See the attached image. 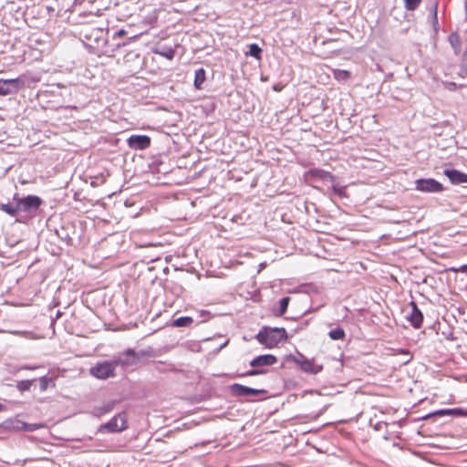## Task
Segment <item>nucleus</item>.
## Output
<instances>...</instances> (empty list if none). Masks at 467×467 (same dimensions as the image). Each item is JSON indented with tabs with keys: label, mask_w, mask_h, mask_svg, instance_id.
<instances>
[{
	"label": "nucleus",
	"mask_w": 467,
	"mask_h": 467,
	"mask_svg": "<svg viewBox=\"0 0 467 467\" xmlns=\"http://www.w3.org/2000/svg\"><path fill=\"white\" fill-rule=\"evenodd\" d=\"M42 202V199L36 195L19 197L18 193H15L13 202L1 203L0 210L12 217H16L19 213H26L32 217L36 213Z\"/></svg>",
	"instance_id": "f257e3e1"
},
{
	"label": "nucleus",
	"mask_w": 467,
	"mask_h": 467,
	"mask_svg": "<svg viewBox=\"0 0 467 467\" xmlns=\"http://www.w3.org/2000/svg\"><path fill=\"white\" fill-rule=\"evenodd\" d=\"M257 340L267 348H273L287 339V334L283 327H264L256 336Z\"/></svg>",
	"instance_id": "f03ea898"
},
{
	"label": "nucleus",
	"mask_w": 467,
	"mask_h": 467,
	"mask_svg": "<svg viewBox=\"0 0 467 467\" xmlns=\"http://www.w3.org/2000/svg\"><path fill=\"white\" fill-rule=\"evenodd\" d=\"M116 365L111 360H103L97 362L89 368V373L99 379H107L115 375Z\"/></svg>",
	"instance_id": "7ed1b4c3"
},
{
	"label": "nucleus",
	"mask_w": 467,
	"mask_h": 467,
	"mask_svg": "<svg viewBox=\"0 0 467 467\" xmlns=\"http://www.w3.org/2000/svg\"><path fill=\"white\" fill-rule=\"evenodd\" d=\"M127 429V414L122 411L99 427V432H120Z\"/></svg>",
	"instance_id": "20e7f679"
},
{
	"label": "nucleus",
	"mask_w": 467,
	"mask_h": 467,
	"mask_svg": "<svg viewBox=\"0 0 467 467\" xmlns=\"http://www.w3.org/2000/svg\"><path fill=\"white\" fill-rule=\"evenodd\" d=\"M41 427V424L26 423L17 418H9L1 424V428L7 431H35Z\"/></svg>",
	"instance_id": "39448f33"
},
{
	"label": "nucleus",
	"mask_w": 467,
	"mask_h": 467,
	"mask_svg": "<svg viewBox=\"0 0 467 467\" xmlns=\"http://www.w3.org/2000/svg\"><path fill=\"white\" fill-rule=\"evenodd\" d=\"M415 190L425 193L441 192L444 188L441 182L432 178L415 181Z\"/></svg>",
	"instance_id": "423d86ee"
},
{
	"label": "nucleus",
	"mask_w": 467,
	"mask_h": 467,
	"mask_svg": "<svg viewBox=\"0 0 467 467\" xmlns=\"http://www.w3.org/2000/svg\"><path fill=\"white\" fill-rule=\"evenodd\" d=\"M151 140L148 135H130L127 140L128 146L135 150H143L150 146Z\"/></svg>",
	"instance_id": "0eeeda50"
},
{
	"label": "nucleus",
	"mask_w": 467,
	"mask_h": 467,
	"mask_svg": "<svg viewBox=\"0 0 467 467\" xmlns=\"http://www.w3.org/2000/svg\"><path fill=\"white\" fill-rule=\"evenodd\" d=\"M138 359L139 354H137L133 349H128L119 354L118 357L114 358L113 361L117 368L118 366L128 367L135 365Z\"/></svg>",
	"instance_id": "6e6552de"
},
{
	"label": "nucleus",
	"mask_w": 467,
	"mask_h": 467,
	"mask_svg": "<svg viewBox=\"0 0 467 467\" xmlns=\"http://www.w3.org/2000/svg\"><path fill=\"white\" fill-rule=\"evenodd\" d=\"M296 363L299 365L300 368L309 374H317L323 369V366L320 364H316L313 359H307L303 355H300L299 358L295 359Z\"/></svg>",
	"instance_id": "1a4fd4ad"
},
{
	"label": "nucleus",
	"mask_w": 467,
	"mask_h": 467,
	"mask_svg": "<svg viewBox=\"0 0 467 467\" xmlns=\"http://www.w3.org/2000/svg\"><path fill=\"white\" fill-rule=\"evenodd\" d=\"M21 87V81L17 78L0 79V95H8L16 92Z\"/></svg>",
	"instance_id": "9d476101"
},
{
	"label": "nucleus",
	"mask_w": 467,
	"mask_h": 467,
	"mask_svg": "<svg viewBox=\"0 0 467 467\" xmlns=\"http://www.w3.org/2000/svg\"><path fill=\"white\" fill-rule=\"evenodd\" d=\"M116 403V400H113L103 401L100 405L93 407L90 410V414L94 417L99 418L111 412L114 410Z\"/></svg>",
	"instance_id": "9b49d317"
},
{
	"label": "nucleus",
	"mask_w": 467,
	"mask_h": 467,
	"mask_svg": "<svg viewBox=\"0 0 467 467\" xmlns=\"http://www.w3.org/2000/svg\"><path fill=\"white\" fill-rule=\"evenodd\" d=\"M230 389L234 396L238 397H248L250 395H256L258 393L264 392V390H259L238 383L232 384L230 386Z\"/></svg>",
	"instance_id": "f8f14e48"
},
{
	"label": "nucleus",
	"mask_w": 467,
	"mask_h": 467,
	"mask_svg": "<svg viewBox=\"0 0 467 467\" xmlns=\"http://www.w3.org/2000/svg\"><path fill=\"white\" fill-rule=\"evenodd\" d=\"M410 305L411 306V312L408 315L407 318L415 328H419L421 327L423 315L415 302H410Z\"/></svg>",
	"instance_id": "ddd939ff"
},
{
	"label": "nucleus",
	"mask_w": 467,
	"mask_h": 467,
	"mask_svg": "<svg viewBox=\"0 0 467 467\" xmlns=\"http://www.w3.org/2000/svg\"><path fill=\"white\" fill-rule=\"evenodd\" d=\"M277 362L275 356L272 354L261 355L251 360L250 366L253 368L271 366Z\"/></svg>",
	"instance_id": "4468645a"
},
{
	"label": "nucleus",
	"mask_w": 467,
	"mask_h": 467,
	"mask_svg": "<svg viewBox=\"0 0 467 467\" xmlns=\"http://www.w3.org/2000/svg\"><path fill=\"white\" fill-rule=\"evenodd\" d=\"M444 174L449 178L451 183L461 184L467 182V174L454 169L444 170Z\"/></svg>",
	"instance_id": "2eb2a0df"
},
{
	"label": "nucleus",
	"mask_w": 467,
	"mask_h": 467,
	"mask_svg": "<svg viewBox=\"0 0 467 467\" xmlns=\"http://www.w3.org/2000/svg\"><path fill=\"white\" fill-rule=\"evenodd\" d=\"M433 415H439V416H454V417H460L465 415V412L462 409L460 408H454V409H442L439 410L436 412L433 413Z\"/></svg>",
	"instance_id": "dca6fc26"
},
{
	"label": "nucleus",
	"mask_w": 467,
	"mask_h": 467,
	"mask_svg": "<svg viewBox=\"0 0 467 467\" xmlns=\"http://www.w3.org/2000/svg\"><path fill=\"white\" fill-rule=\"evenodd\" d=\"M449 42L451 47L454 50L455 54H459L461 52V38L457 33H451L449 36Z\"/></svg>",
	"instance_id": "f3484780"
},
{
	"label": "nucleus",
	"mask_w": 467,
	"mask_h": 467,
	"mask_svg": "<svg viewBox=\"0 0 467 467\" xmlns=\"http://www.w3.org/2000/svg\"><path fill=\"white\" fill-rule=\"evenodd\" d=\"M205 81V70L203 68H199L195 71L194 75V86L196 88H202V85Z\"/></svg>",
	"instance_id": "a211bd4d"
},
{
	"label": "nucleus",
	"mask_w": 467,
	"mask_h": 467,
	"mask_svg": "<svg viewBox=\"0 0 467 467\" xmlns=\"http://www.w3.org/2000/svg\"><path fill=\"white\" fill-rule=\"evenodd\" d=\"M193 322L191 317H181L172 322V326L176 327H190Z\"/></svg>",
	"instance_id": "6ab92c4d"
},
{
	"label": "nucleus",
	"mask_w": 467,
	"mask_h": 467,
	"mask_svg": "<svg viewBox=\"0 0 467 467\" xmlns=\"http://www.w3.org/2000/svg\"><path fill=\"white\" fill-rule=\"evenodd\" d=\"M328 336L333 340H340L345 337L346 334L342 327H337L334 329H331L328 333Z\"/></svg>",
	"instance_id": "aec40b11"
},
{
	"label": "nucleus",
	"mask_w": 467,
	"mask_h": 467,
	"mask_svg": "<svg viewBox=\"0 0 467 467\" xmlns=\"http://www.w3.org/2000/svg\"><path fill=\"white\" fill-rule=\"evenodd\" d=\"M334 78L338 81H347L350 78V72L343 69H334L333 70Z\"/></svg>",
	"instance_id": "412c9836"
},
{
	"label": "nucleus",
	"mask_w": 467,
	"mask_h": 467,
	"mask_svg": "<svg viewBox=\"0 0 467 467\" xmlns=\"http://www.w3.org/2000/svg\"><path fill=\"white\" fill-rule=\"evenodd\" d=\"M262 49L257 44H251L249 46V51L245 52L246 56H251L257 59L261 58Z\"/></svg>",
	"instance_id": "4be33fe9"
},
{
	"label": "nucleus",
	"mask_w": 467,
	"mask_h": 467,
	"mask_svg": "<svg viewBox=\"0 0 467 467\" xmlns=\"http://www.w3.org/2000/svg\"><path fill=\"white\" fill-rule=\"evenodd\" d=\"M34 382V379H25V380H20L17 382L16 384V389L20 391V392H25V391H27L30 389L32 384Z\"/></svg>",
	"instance_id": "5701e85b"
},
{
	"label": "nucleus",
	"mask_w": 467,
	"mask_h": 467,
	"mask_svg": "<svg viewBox=\"0 0 467 467\" xmlns=\"http://www.w3.org/2000/svg\"><path fill=\"white\" fill-rule=\"evenodd\" d=\"M289 301H290V298L288 296H285V297H283L282 299H280L278 311L276 312L277 316H282L286 312Z\"/></svg>",
	"instance_id": "b1692460"
},
{
	"label": "nucleus",
	"mask_w": 467,
	"mask_h": 467,
	"mask_svg": "<svg viewBox=\"0 0 467 467\" xmlns=\"http://www.w3.org/2000/svg\"><path fill=\"white\" fill-rule=\"evenodd\" d=\"M421 0H404L405 2V7L407 10L413 11L415 10Z\"/></svg>",
	"instance_id": "393cba45"
},
{
	"label": "nucleus",
	"mask_w": 467,
	"mask_h": 467,
	"mask_svg": "<svg viewBox=\"0 0 467 467\" xmlns=\"http://www.w3.org/2000/svg\"><path fill=\"white\" fill-rule=\"evenodd\" d=\"M334 193L338 195L339 197H344L346 192V188L344 186H340L337 183L333 184L332 186Z\"/></svg>",
	"instance_id": "a878e982"
},
{
	"label": "nucleus",
	"mask_w": 467,
	"mask_h": 467,
	"mask_svg": "<svg viewBox=\"0 0 467 467\" xmlns=\"http://www.w3.org/2000/svg\"><path fill=\"white\" fill-rule=\"evenodd\" d=\"M50 381H51V379L47 376H43L39 379L41 391L47 390Z\"/></svg>",
	"instance_id": "bb28decb"
},
{
	"label": "nucleus",
	"mask_w": 467,
	"mask_h": 467,
	"mask_svg": "<svg viewBox=\"0 0 467 467\" xmlns=\"http://www.w3.org/2000/svg\"><path fill=\"white\" fill-rule=\"evenodd\" d=\"M103 30L102 29H94L92 31V35H94V39L96 40V42L99 43V39H101L103 42H105L104 38H103Z\"/></svg>",
	"instance_id": "cd10ccee"
},
{
	"label": "nucleus",
	"mask_w": 467,
	"mask_h": 467,
	"mask_svg": "<svg viewBox=\"0 0 467 467\" xmlns=\"http://www.w3.org/2000/svg\"><path fill=\"white\" fill-rule=\"evenodd\" d=\"M264 373H265V369L254 368V369L249 370L248 372H246L243 376H255V375H261V374H264Z\"/></svg>",
	"instance_id": "c85d7f7f"
},
{
	"label": "nucleus",
	"mask_w": 467,
	"mask_h": 467,
	"mask_svg": "<svg viewBox=\"0 0 467 467\" xmlns=\"http://www.w3.org/2000/svg\"><path fill=\"white\" fill-rule=\"evenodd\" d=\"M461 67H462V76H467V55L463 56Z\"/></svg>",
	"instance_id": "c756f323"
},
{
	"label": "nucleus",
	"mask_w": 467,
	"mask_h": 467,
	"mask_svg": "<svg viewBox=\"0 0 467 467\" xmlns=\"http://www.w3.org/2000/svg\"><path fill=\"white\" fill-rule=\"evenodd\" d=\"M443 85L446 89L451 91H454L459 88V86L454 82H444Z\"/></svg>",
	"instance_id": "7c9ffc66"
},
{
	"label": "nucleus",
	"mask_w": 467,
	"mask_h": 467,
	"mask_svg": "<svg viewBox=\"0 0 467 467\" xmlns=\"http://www.w3.org/2000/svg\"><path fill=\"white\" fill-rule=\"evenodd\" d=\"M161 55H162L163 57L169 58V59H171L173 57H174V50L172 49H169L167 51H164V52H160Z\"/></svg>",
	"instance_id": "2f4dec72"
},
{
	"label": "nucleus",
	"mask_w": 467,
	"mask_h": 467,
	"mask_svg": "<svg viewBox=\"0 0 467 467\" xmlns=\"http://www.w3.org/2000/svg\"><path fill=\"white\" fill-rule=\"evenodd\" d=\"M451 271L455 272V273H458V272H461V273H467V265H461L460 267L458 268H455V267H451Z\"/></svg>",
	"instance_id": "473e14b6"
},
{
	"label": "nucleus",
	"mask_w": 467,
	"mask_h": 467,
	"mask_svg": "<svg viewBox=\"0 0 467 467\" xmlns=\"http://www.w3.org/2000/svg\"><path fill=\"white\" fill-rule=\"evenodd\" d=\"M38 368H40V366H37V365H34V366L25 365V366H21L16 370H21V369L35 370V369H37Z\"/></svg>",
	"instance_id": "72a5a7b5"
},
{
	"label": "nucleus",
	"mask_w": 467,
	"mask_h": 467,
	"mask_svg": "<svg viewBox=\"0 0 467 467\" xmlns=\"http://www.w3.org/2000/svg\"><path fill=\"white\" fill-rule=\"evenodd\" d=\"M11 334L13 335H20V336H23V337H29L31 333L30 332H27V331H18V330H15V331H10Z\"/></svg>",
	"instance_id": "f704fd0d"
},
{
	"label": "nucleus",
	"mask_w": 467,
	"mask_h": 467,
	"mask_svg": "<svg viewBox=\"0 0 467 467\" xmlns=\"http://www.w3.org/2000/svg\"><path fill=\"white\" fill-rule=\"evenodd\" d=\"M125 35H126V31H125L124 29H119V30H118V31L114 34L113 38H115V39H116L117 37H121V36H125Z\"/></svg>",
	"instance_id": "c9c22d12"
},
{
	"label": "nucleus",
	"mask_w": 467,
	"mask_h": 467,
	"mask_svg": "<svg viewBox=\"0 0 467 467\" xmlns=\"http://www.w3.org/2000/svg\"><path fill=\"white\" fill-rule=\"evenodd\" d=\"M437 6H438V3L435 2L434 3V7H433V13H434L435 18L437 17Z\"/></svg>",
	"instance_id": "e433bc0d"
},
{
	"label": "nucleus",
	"mask_w": 467,
	"mask_h": 467,
	"mask_svg": "<svg viewBox=\"0 0 467 467\" xmlns=\"http://www.w3.org/2000/svg\"><path fill=\"white\" fill-rule=\"evenodd\" d=\"M4 409V405L0 403V411Z\"/></svg>",
	"instance_id": "4c0bfd02"
},
{
	"label": "nucleus",
	"mask_w": 467,
	"mask_h": 467,
	"mask_svg": "<svg viewBox=\"0 0 467 467\" xmlns=\"http://www.w3.org/2000/svg\"><path fill=\"white\" fill-rule=\"evenodd\" d=\"M203 315H209V312H203V313H202V316H203Z\"/></svg>",
	"instance_id": "58836bf2"
}]
</instances>
